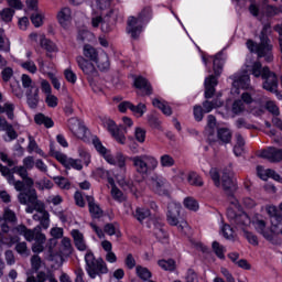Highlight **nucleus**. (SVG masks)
I'll return each instance as SVG.
<instances>
[{
    "mask_svg": "<svg viewBox=\"0 0 282 282\" xmlns=\"http://www.w3.org/2000/svg\"><path fill=\"white\" fill-rule=\"evenodd\" d=\"M187 180L192 186H204V180L195 172H191Z\"/></svg>",
    "mask_w": 282,
    "mask_h": 282,
    "instance_id": "de8ad7c7",
    "label": "nucleus"
},
{
    "mask_svg": "<svg viewBox=\"0 0 282 282\" xmlns=\"http://www.w3.org/2000/svg\"><path fill=\"white\" fill-rule=\"evenodd\" d=\"M15 251L18 254H21L22 257H28L30 254V250H28V242H19L15 246Z\"/></svg>",
    "mask_w": 282,
    "mask_h": 282,
    "instance_id": "680f3d73",
    "label": "nucleus"
},
{
    "mask_svg": "<svg viewBox=\"0 0 282 282\" xmlns=\"http://www.w3.org/2000/svg\"><path fill=\"white\" fill-rule=\"evenodd\" d=\"M29 153H37V155H41L42 158L45 155V152L39 148V144L34 139H30L29 145H28Z\"/></svg>",
    "mask_w": 282,
    "mask_h": 282,
    "instance_id": "603ef678",
    "label": "nucleus"
},
{
    "mask_svg": "<svg viewBox=\"0 0 282 282\" xmlns=\"http://www.w3.org/2000/svg\"><path fill=\"white\" fill-rule=\"evenodd\" d=\"M182 210V205L180 203L172 202L167 205L166 219L170 226H176L181 232H184L188 228V223L186 220H180V213Z\"/></svg>",
    "mask_w": 282,
    "mask_h": 282,
    "instance_id": "1a4fd4ad",
    "label": "nucleus"
},
{
    "mask_svg": "<svg viewBox=\"0 0 282 282\" xmlns=\"http://www.w3.org/2000/svg\"><path fill=\"white\" fill-rule=\"evenodd\" d=\"M130 162H132L139 175H149V173H151V171H155L160 164L155 156L149 154L132 156L130 158Z\"/></svg>",
    "mask_w": 282,
    "mask_h": 282,
    "instance_id": "6e6552de",
    "label": "nucleus"
},
{
    "mask_svg": "<svg viewBox=\"0 0 282 282\" xmlns=\"http://www.w3.org/2000/svg\"><path fill=\"white\" fill-rule=\"evenodd\" d=\"M217 140L220 144H230L232 142V131L228 128H218Z\"/></svg>",
    "mask_w": 282,
    "mask_h": 282,
    "instance_id": "cd10ccee",
    "label": "nucleus"
},
{
    "mask_svg": "<svg viewBox=\"0 0 282 282\" xmlns=\"http://www.w3.org/2000/svg\"><path fill=\"white\" fill-rule=\"evenodd\" d=\"M20 65L22 69H25L30 74H36V72H39V68L36 67L34 61L22 62Z\"/></svg>",
    "mask_w": 282,
    "mask_h": 282,
    "instance_id": "864d4df0",
    "label": "nucleus"
},
{
    "mask_svg": "<svg viewBox=\"0 0 282 282\" xmlns=\"http://www.w3.org/2000/svg\"><path fill=\"white\" fill-rule=\"evenodd\" d=\"M53 180L55 184H57V186L64 191H69V188H72V183H69V180L63 176H55Z\"/></svg>",
    "mask_w": 282,
    "mask_h": 282,
    "instance_id": "09e8293b",
    "label": "nucleus"
},
{
    "mask_svg": "<svg viewBox=\"0 0 282 282\" xmlns=\"http://www.w3.org/2000/svg\"><path fill=\"white\" fill-rule=\"evenodd\" d=\"M10 50V42L6 39V31L0 28V52H8Z\"/></svg>",
    "mask_w": 282,
    "mask_h": 282,
    "instance_id": "8fccbe9b",
    "label": "nucleus"
},
{
    "mask_svg": "<svg viewBox=\"0 0 282 282\" xmlns=\"http://www.w3.org/2000/svg\"><path fill=\"white\" fill-rule=\"evenodd\" d=\"M64 76L68 83H72V85H74L76 83V80H78L76 73H74V70H72V68H66L64 70Z\"/></svg>",
    "mask_w": 282,
    "mask_h": 282,
    "instance_id": "69168bd1",
    "label": "nucleus"
},
{
    "mask_svg": "<svg viewBox=\"0 0 282 282\" xmlns=\"http://www.w3.org/2000/svg\"><path fill=\"white\" fill-rule=\"evenodd\" d=\"M253 226H254V229L257 230V232L262 235V237H264V239H268L269 241L272 240L273 234H272V230L265 228V220L257 219L253 221Z\"/></svg>",
    "mask_w": 282,
    "mask_h": 282,
    "instance_id": "b1692460",
    "label": "nucleus"
},
{
    "mask_svg": "<svg viewBox=\"0 0 282 282\" xmlns=\"http://www.w3.org/2000/svg\"><path fill=\"white\" fill-rule=\"evenodd\" d=\"M18 199L20 204L26 206L25 213L29 215H32V213L36 210L37 214L33 215L34 221H40V225L44 230L50 228V213L45 210V204L39 199L36 189L30 188L25 192H21Z\"/></svg>",
    "mask_w": 282,
    "mask_h": 282,
    "instance_id": "f257e3e1",
    "label": "nucleus"
},
{
    "mask_svg": "<svg viewBox=\"0 0 282 282\" xmlns=\"http://www.w3.org/2000/svg\"><path fill=\"white\" fill-rule=\"evenodd\" d=\"M135 272H137V276H139V279H141L142 281H149V279L153 276L151 271L147 269V267H142V265H137Z\"/></svg>",
    "mask_w": 282,
    "mask_h": 282,
    "instance_id": "79ce46f5",
    "label": "nucleus"
},
{
    "mask_svg": "<svg viewBox=\"0 0 282 282\" xmlns=\"http://www.w3.org/2000/svg\"><path fill=\"white\" fill-rule=\"evenodd\" d=\"M73 134L79 140H85V138H87V128L83 123H79L78 128L73 132Z\"/></svg>",
    "mask_w": 282,
    "mask_h": 282,
    "instance_id": "052dcab7",
    "label": "nucleus"
},
{
    "mask_svg": "<svg viewBox=\"0 0 282 282\" xmlns=\"http://www.w3.org/2000/svg\"><path fill=\"white\" fill-rule=\"evenodd\" d=\"M97 177H101V180H107L108 184H110V186H113V183L116 182L113 180V176L111 175V171L109 170H105V167H98L95 171Z\"/></svg>",
    "mask_w": 282,
    "mask_h": 282,
    "instance_id": "72a5a7b5",
    "label": "nucleus"
},
{
    "mask_svg": "<svg viewBox=\"0 0 282 282\" xmlns=\"http://www.w3.org/2000/svg\"><path fill=\"white\" fill-rule=\"evenodd\" d=\"M153 107H156V109H160L164 116H172L173 110L171 109V106L166 105L164 101L160 99H153L152 100Z\"/></svg>",
    "mask_w": 282,
    "mask_h": 282,
    "instance_id": "c9c22d12",
    "label": "nucleus"
},
{
    "mask_svg": "<svg viewBox=\"0 0 282 282\" xmlns=\"http://www.w3.org/2000/svg\"><path fill=\"white\" fill-rule=\"evenodd\" d=\"M265 109L269 111V113H272V116H281V110H279V106H276V102L272 100H268L265 102Z\"/></svg>",
    "mask_w": 282,
    "mask_h": 282,
    "instance_id": "4d7b16f0",
    "label": "nucleus"
},
{
    "mask_svg": "<svg viewBox=\"0 0 282 282\" xmlns=\"http://www.w3.org/2000/svg\"><path fill=\"white\" fill-rule=\"evenodd\" d=\"M111 197L112 199H115V202H118L119 204H122V202H127V196L124 195V193H122V191H120L117 186H116V181L113 182V185H111Z\"/></svg>",
    "mask_w": 282,
    "mask_h": 282,
    "instance_id": "e433bc0d",
    "label": "nucleus"
},
{
    "mask_svg": "<svg viewBox=\"0 0 282 282\" xmlns=\"http://www.w3.org/2000/svg\"><path fill=\"white\" fill-rule=\"evenodd\" d=\"M42 263L43 260H41V257L35 254L31 258V268L34 272H39L41 270Z\"/></svg>",
    "mask_w": 282,
    "mask_h": 282,
    "instance_id": "e2e57ef3",
    "label": "nucleus"
},
{
    "mask_svg": "<svg viewBox=\"0 0 282 282\" xmlns=\"http://www.w3.org/2000/svg\"><path fill=\"white\" fill-rule=\"evenodd\" d=\"M158 265L161 270H164L165 272H174L175 270V260L169 259V260H159Z\"/></svg>",
    "mask_w": 282,
    "mask_h": 282,
    "instance_id": "58836bf2",
    "label": "nucleus"
},
{
    "mask_svg": "<svg viewBox=\"0 0 282 282\" xmlns=\"http://www.w3.org/2000/svg\"><path fill=\"white\" fill-rule=\"evenodd\" d=\"M232 79L234 82H232L231 91L234 94H239V89H250V75L248 74H242L241 76L234 75Z\"/></svg>",
    "mask_w": 282,
    "mask_h": 282,
    "instance_id": "4468645a",
    "label": "nucleus"
},
{
    "mask_svg": "<svg viewBox=\"0 0 282 282\" xmlns=\"http://www.w3.org/2000/svg\"><path fill=\"white\" fill-rule=\"evenodd\" d=\"M214 63V74L215 76L221 75V69L224 67V61L221 59V54H217L214 58L210 57Z\"/></svg>",
    "mask_w": 282,
    "mask_h": 282,
    "instance_id": "37998d69",
    "label": "nucleus"
},
{
    "mask_svg": "<svg viewBox=\"0 0 282 282\" xmlns=\"http://www.w3.org/2000/svg\"><path fill=\"white\" fill-rule=\"evenodd\" d=\"M243 111H246V104H243V100H235L231 105V113H234V116H241Z\"/></svg>",
    "mask_w": 282,
    "mask_h": 282,
    "instance_id": "a19ab883",
    "label": "nucleus"
},
{
    "mask_svg": "<svg viewBox=\"0 0 282 282\" xmlns=\"http://www.w3.org/2000/svg\"><path fill=\"white\" fill-rule=\"evenodd\" d=\"M243 237H246L247 241L251 243V246H259V238L254 236V234L246 230V228H242Z\"/></svg>",
    "mask_w": 282,
    "mask_h": 282,
    "instance_id": "13d9d810",
    "label": "nucleus"
},
{
    "mask_svg": "<svg viewBox=\"0 0 282 282\" xmlns=\"http://www.w3.org/2000/svg\"><path fill=\"white\" fill-rule=\"evenodd\" d=\"M134 87L144 93L145 96H151L153 94V87H151V83L142 76H139L134 79Z\"/></svg>",
    "mask_w": 282,
    "mask_h": 282,
    "instance_id": "4be33fe9",
    "label": "nucleus"
},
{
    "mask_svg": "<svg viewBox=\"0 0 282 282\" xmlns=\"http://www.w3.org/2000/svg\"><path fill=\"white\" fill-rule=\"evenodd\" d=\"M93 144L99 155H102L104 160H106L108 164H111V166H118L119 169H122V171H127V156L122 154V152H118L113 156L111 154V150L102 145V142L98 138L93 139Z\"/></svg>",
    "mask_w": 282,
    "mask_h": 282,
    "instance_id": "39448f33",
    "label": "nucleus"
},
{
    "mask_svg": "<svg viewBox=\"0 0 282 282\" xmlns=\"http://www.w3.org/2000/svg\"><path fill=\"white\" fill-rule=\"evenodd\" d=\"M13 231L24 237L26 241H35L32 246V251L37 254L45 250V235L41 232V226L29 229L25 225H18Z\"/></svg>",
    "mask_w": 282,
    "mask_h": 282,
    "instance_id": "7ed1b4c3",
    "label": "nucleus"
},
{
    "mask_svg": "<svg viewBox=\"0 0 282 282\" xmlns=\"http://www.w3.org/2000/svg\"><path fill=\"white\" fill-rule=\"evenodd\" d=\"M85 270L89 276V279H99L102 278V274H109V267H107V262L104 261L102 258L96 259L94 252L88 251L85 254Z\"/></svg>",
    "mask_w": 282,
    "mask_h": 282,
    "instance_id": "20e7f679",
    "label": "nucleus"
},
{
    "mask_svg": "<svg viewBox=\"0 0 282 282\" xmlns=\"http://www.w3.org/2000/svg\"><path fill=\"white\" fill-rule=\"evenodd\" d=\"M113 0H96L97 10L105 19L113 17V9L111 8Z\"/></svg>",
    "mask_w": 282,
    "mask_h": 282,
    "instance_id": "f3484780",
    "label": "nucleus"
},
{
    "mask_svg": "<svg viewBox=\"0 0 282 282\" xmlns=\"http://www.w3.org/2000/svg\"><path fill=\"white\" fill-rule=\"evenodd\" d=\"M272 25L270 23H265L260 33V43L257 44L252 40L247 41V47L250 52H256L258 54V58H265L267 63H272L274 58L272 56V44H270V34Z\"/></svg>",
    "mask_w": 282,
    "mask_h": 282,
    "instance_id": "f03ea898",
    "label": "nucleus"
},
{
    "mask_svg": "<svg viewBox=\"0 0 282 282\" xmlns=\"http://www.w3.org/2000/svg\"><path fill=\"white\" fill-rule=\"evenodd\" d=\"M26 274L28 278L25 282H58L52 272L39 271L36 276L32 275L30 272Z\"/></svg>",
    "mask_w": 282,
    "mask_h": 282,
    "instance_id": "2eb2a0df",
    "label": "nucleus"
},
{
    "mask_svg": "<svg viewBox=\"0 0 282 282\" xmlns=\"http://www.w3.org/2000/svg\"><path fill=\"white\" fill-rule=\"evenodd\" d=\"M102 124L105 128H107L109 133H111L112 138H115V140L119 142V144H124V142H127V138L120 132V129L118 128V126H116V122L113 120L105 118L102 120Z\"/></svg>",
    "mask_w": 282,
    "mask_h": 282,
    "instance_id": "ddd939ff",
    "label": "nucleus"
},
{
    "mask_svg": "<svg viewBox=\"0 0 282 282\" xmlns=\"http://www.w3.org/2000/svg\"><path fill=\"white\" fill-rule=\"evenodd\" d=\"M76 63L86 76H94L96 74V66H94L89 61L83 56L76 57Z\"/></svg>",
    "mask_w": 282,
    "mask_h": 282,
    "instance_id": "aec40b11",
    "label": "nucleus"
},
{
    "mask_svg": "<svg viewBox=\"0 0 282 282\" xmlns=\"http://www.w3.org/2000/svg\"><path fill=\"white\" fill-rule=\"evenodd\" d=\"M160 164L163 169H171L175 166V159L171 154H163L160 156Z\"/></svg>",
    "mask_w": 282,
    "mask_h": 282,
    "instance_id": "c03bdc74",
    "label": "nucleus"
},
{
    "mask_svg": "<svg viewBox=\"0 0 282 282\" xmlns=\"http://www.w3.org/2000/svg\"><path fill=\"white\" fill-rule=\"evenodd\" d=\"M83 54L86 58H88V61H91L93 63H96V61H98V57L100 56L98 54V51L89 44L84 45Z\"/></svg>",
    "mask_w": 282,
    "mask_h": 282,
    "instance_id": "7c9ffc66",
    "label": "nucleus"
},
{
    "mask_svg": "<svg viewBox=\"0 0 282 282\" xmlns=\"http://www.w3.org/2000/svg\"><path fill=\"white\" fill-rule=\"evenodd\" d=\"M95 63L100 72H107V69L110 67L109 55H107V53L99 54V57H97Z\"/></svg>",
    "mask_w": 282,
    "mask_h": 282,
    "instance_id": "2f4dec72",
    "label": "nucleus"
},
{
    "mask_svg": "<svg viewBox=\"0 0 282 282\" xmlns=\"http://www.w3.org/2000/svg\"><path fill=\"white\" fill-rule=\"evenodd\" d=\"M3 219H4V221L14 224V223H17V214L12 209L7 207V208H4Z\"/></svg>",
    "mask_w": 282,
    "mask_h": 282,
    "instance_id": "bf43d9fd",
    "label": "nucleus"
},
{
    "mask_svg": "<svg viewBox=\"0 0 282 282\" xmlns=\"http://www.w3.org/2000/svg\"><path fill=\"white\" fill-rule=\"evenodd\" d=\"M51 153L57 162L65 169H75V171H83V162L78 159L67 158V154H64L58 151L51 150Z\"/></svg>",
    "mask_w": 282,
    "mask_h": 282,
    "instance_id": "9d476101",
    "label": "nucleus"
},
{
    "mask_svg": "<svg viewBox=\"0 0 282 282\" xmlns=\"http://www.w3.org/2000/svg\"><path fill=\"white\" fill-rule=\"evenodd\" d=\"M57 22L62 28H69L72 24V9L69 7H63L56 14Z\"/></svg>",
    "mask_w": 282,
    "mask_h": 282,
    "instance_id": "dca6fc26",
    "label": "nucleus"
},
{
    "mask_svg": "<svg viewBox=\"0 0 282 282\" xmlns=\"http://www.w3.org/2000/svg\"><path fill=\"white\" fill-rule=\"evenodd\" d=\"M221 232L225 239H235V230H232V227H230V225H224L221 227Z\"/></svg>",
    "mask_w": 282,
    "mask_h": 282,
    "instance_id": "0e129e2a",
    "label": "nucleus"
},
{
    "mask_svg": "<svg viewBox=\"0 0 282 282\" xmlns=\"http://www.w3.org/2000/svg\"><path fill=\"white\" fill-rule=\"evenodd\" d=\"M86 202H88V208L91 217L95 219H100V216L102 215V209L100 208V205L96 204V199L94 196H86Z\"/></svg>",
    "mask_w": 282,
    "mask_h": 282,
    "instance_id": "5701e85b",
    "label": "nucleus"
},
{
    "mask_svg": "<svg viewBox=\"0 0 282 282\" xmlns=\"http://www.w3.org/2000/svg\"><path fill=\"white\" fill-rule=\"evenodd\" d=\"M151 17V7H145L138 14V17L130 15L127 20V32L131 35L132 39H139L140 34H142V29L144 25V21H149Z\"/></svg>",
    "mask_w": 282,
    "mask_h": 282,
    "instance_id": "423d86ee",
    "label": "nucleus"
},
{
    "mask_svg": "<svg viewBox=\"0 0 282 282\" xmlns=\"http://www.w3.org/2000/svg\"><path fill=\"white\" fill-rule=\"evenodd\" d=\"M218 85L217 76L209 75L205 79V98L206 100H209V98H213L215 96V87Z\"/></svg>",
    "mask_w": 282,
    "mask_h": 282,
    "instance_id": "412c9836",
    "label": "nucleus"
},
{
    "mask_svg": "<svg viewBox=\"0 0 282 282\" xmlns=\"http://www.w3.org/2000/svg\"><path fill=\"white\" fill-rule=\"evenodd\" d=\"M14 17V10L12 8H4L0 11V19L4 23H10Z\"/></svg>",
    "mask_w": 282,
    "mask_h": 282,
    "instance_id": "49530a36",
    "label": "nucleus"
},
{
    "mask_svg": "<svg viewBox=\"0 0 282 282\" xmlns=\"http://www.w3.org/2000/svg\"><path fill=\"white\" fill-rule=\"evenodd\" d=\"M213 250L218 259H226V248L221 246L219 242H213Z\"/></svg>",
    "mask_w": 282,
    "mask_h": 282,
    "instance_id": "3c124183",
    "label": "nucleus"
},
{
    "mask_svg": "<svg viewBox=\"0 0 282 282\" xmlns=\"http://www.w3.org/2000/svg\"><path fill=\"white\" fill-rule=\"evenodd\" d=\"M260 158L269 160V162H281L282 160V150L276 148H269L260 152Z\"/></svg>",
    "mask_w": 282,
    "mask_h": 282,
    "instance_id": "a211bd4d",
    "label": "nucleus"
},
{
    "mask_svg": "<svg viewBox=\"0 0 282 282\" xmlns=\"http://www.w3.org/2000/svg\"><path fill=\"white\" fill-rule=\"evenodd\" d=\"M183 204L187 210H193L194 213L199 210V203L191 196L186 197Z\"/></svg>",
    "mask_w": 282,
    "mask_h": 282,
    "instance_id": "a18cd8bd",
    "label": "nucleus"
},
{
    "mask_svg": "<svg viewBox=\"0 0 282 282\" xmlns=\"http://www.w3.org/2000/svg\"><path fill=\"white\" fill-rule=\"evenodd\" d=\"M21 238L14 234H0V246H7V248H12V246L19 243Z\"/></svg>",
    "mask_w": 282,
    "mask_h": 282,
    "instance_id": "bb28decb",
    "label": "nucleus"
},
{
    "mask_svg": "<svg viewBox=\"0 0 282 282\" xmlns=\"http://www.w3.org/2000/svg\"><path fill=\"white\" fill-rule=\"evenodd\" d=\"M101 23V31L107 33V32H111V26L109 25V23H107V21H102V17H95L91 20V25L93 28H98V25H100Z\"/></svg>",
    "mask_w": 282,
    "mask_h": 282,
    "instance_id": "4c0bfd02",
    "label": "nucleus"
},
{
    "mask_svg": "<svg viewBox=\"0 0 282 282\" xmlns=\"http://www.w3.org/2000/svg\"><path fill=\"white\" fill-rule=\"evenodd\" d=\"M70 235L73 237L75 248H77L79 252H85V250H87V241L85 240V235H83V232H80L78 229H73Z\"/></svg>",
    "mask_w": 282,
    "mask_h": 282,
    "instance_id": "6ab92c4d",
    "label": "nucleus"
},
{
    "mask_svg": "<svg viewBox=\"0 0 282 282\" xmlns=\"http://www.w3.org/2000/svg\"><path fill=\"white\" fill-rule=\"evenodd\" d=\"M40 45L42 50H45L47 58H52V52H57L56 44L51 40H47L45 35H40Z\"/></svg>",
    "mask_w": 282,
    "mask_h": 282,
    "instance_id": "a878e982",
    "label": "nucleus"
},
{
    "mask_svg": "<svg viewBox=\"0 0 282 282\" xmlns=\"http://www.w3.org/2000/svg\"><path fill=\"white\" fill-rule=\"evenodd\" d=\"M36 63L39 65V70L41 72V74H47V76H54V74H52V72H54L55 69L54 63L45 62L43 61V57H39L36 59Z\"/></svg>",
    "mask_w": 282,
    "mask_h": 282,
    "instance_id": "c85d7f7f",
    "label": "nucleus"
},
{
    "mask_svg": "<svg viewBox=\"0 0 282 282\" xmlns=\"http://www.w3.org/2000/svg\"><path fill=\"white\" fill-rule=\"evenodd\" d=\"M150 188L156 195H169V182L163 176H152L150 180Z\"/></svg>",
    "mask_w": 282,
    "mask_h": 282,
    "instance_id": "9b49d317",
    "label": "nucleus"
},
{
    "mask_svg": "<svg viewBox=\"0 0 282 282\" xmlns=\"http://www.w3.org/2000/svg\"><path fill=\"white\" fill-rule=\"evenodd\" d=\"M227 217L229 219V221H231V224H236V226H250L251 220L250 217L248 216V214L246 213H240L237 214V212H235V208L229 207L227 209Z\"/></svg>",
    "mask_w": 282,
    "mask_h": 282,
    "instance_id": "f8f14e48",
    "label": "nucleus"
},
{
    "mask_svg": "<svg viewBox=\"0 0 282 282\" xmlns=\"http://www.w3.org/2000/svg\"><path fill=\"white\" fill-rule=\"evenodd\" d=\"M26 101L31 109H36L39 107V87H32V89L26 90Z\"/></svg>",
    "mask_w": 282,
    "mask_h": 282,
    "instance_id": "393cba45",
    "label": "nucleus"
},
{
    "mask_svg": "<svg viewBox=\"0 0 282 282\" xmlns=\"http://www.w3.org/2000/svg\"><path fill=\"white\" fill-rule=\"evenodd\" d=\"M34 122L35 124H44L46 127V129H52V127H54V120H52V118L43 115V113H37L34 117Z\"/></svg>",
    "mask_w": 282,
    "mask_h": 282,
    "instance_id": "473e14b6",
    "label": "nucleus"
},
{
    "mask_svg": "<svg viewBox=\"0 0 282 282\" xmlns=\"http://www.w3.org/2000/svg\"><path fill=\"white\" fill-rule=\"evenodd\" d=\"M251 74L256 78H259V76H261L263 80H265L263 83V89H267V91H276V88L279 87L276 75L270 72V68L262 67L261 62L253 63Z\"/></svg>",
    "mask_w": 282,
    "mask_h": 282,
    "instance_id": "0eeeda50",
    "label": "nucleus"
},
{
    "mask_svg": "<svg viewBox=\"0 0 282 282\" xmlns=\"http://www.w3.org/2000/svg\"><path fill=\"white\" fill-rule=\"evenodd\" d=\"M45 102L47 107H51L52 109H55V107H58V97L54 95H46Z\"/></svg>",
    "mask_w": 282,
    "mask_h": 282,
    "instance_id": "338daca9",
    "label": "nucleus"
},
{
    "mask_svg": "<svg viewBox=\"0 0 282 282\" xmlns=\"http://www.w3.org/2000/svg\"><path fill=\"white\" fill-rule=\"evenodd\" d=\"M14 109H15L14 104L6 102L3 106H0V113H6L7 118H9V120H13L14 119Z\"/></svg>",
    "mask_w": 282,
    "mask_h": 282,
    "instance_id": "ea45409f",
    "label": "nucleus"
},
{
    "mask_svg": "<svg viewBox=\"0 0 282 282\" xmlns=\"http://www.w3.org/2000/svg\"><path fill=\"white\" fill-rule=\"evenodd\" d=\"M185 282H198L197 273L193 269L187 270Z\"/></svg>",
    "mask_w": 282,
    "mask_h": 282,
    "instance_id": "774afa93",
    "label": "nucleus"
},
{
    "mask_svg": "<svg viewBox=\"0 0 282 282\" xmlns=\"http://www.w3.org/2000/svg\"><path fill=\"white\" fill-rule=\"evenodd\" d=\"M130 111H132V113H134V116H144V113H147V105L144 104H139L138 106L131 104L130 106Z\"/></svg>",
    "mask_w": 282,
    "mask_h": 282,
    "instance_id": "6e6d98bb",
    "label": "nucleus"
},
{
    "mask_svg": "<svg viewBox=\"0 0 282 282\" xmlns=\"http://www.w3.org/2000/svg\"><path fill=\"white\" fill-rule=\"evenodd\" d=\"M218 107H224V101L217 97L214 100H205L203 102V111L204 113H210L213 109H218Z\"/></svg>",
    "mask_w": 282,
    "mask_h": 282,
    "instance_id": "c756f323",
    "label": "nucleus"
},
{
    "mask_svg": "<svg viewBox=\"0 0 282 282\" xmlns=\"http://www.w3.org/2000/svg\"><path fill=\"white\" fill-rule=\"evenodd\" d=\"M151 217V210L147 207H137L134 212V218L139 220L140 224L144 221V219H149Z\"/></svg>",
    "mask_w": 282,
    "mask_h": 282,
    "instance_id": "f704fd0d",
    "label": "nucleus"
},
{
    "mask_svg": "<svg viewBox=\"0 0 282 282\" xmlns=\"http://www.w3.org/2000/svg\"><path fill=\"white\" fill-rule=\"evenodd\" d=\"M21 83H22V86L24 87V89H32V87H39L36 86V84L32 80V77H30V75L28 74H23L21 76Z\"/></svg>",
    "mask_w": 282,
    "mask_h": 282,
    "instance_id": "5fc2aeb1",
    "label": "nucleus"
}]
</instances>
